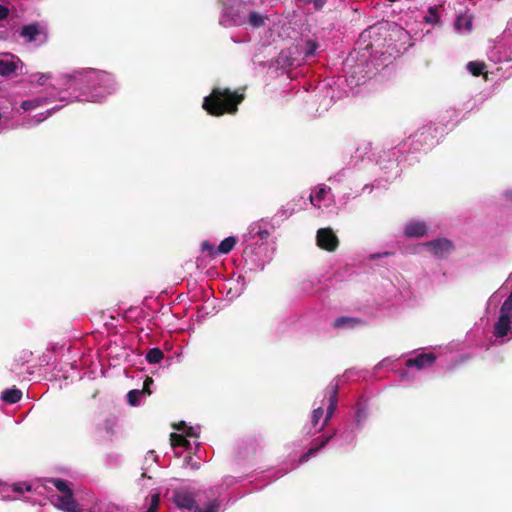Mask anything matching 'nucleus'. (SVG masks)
I'll list each match as a JSON object with an SVG mask.
<instances>
[{
    "mask_svg": "<svg viewBox=\"0 0 512 512\" xmlns=\"http://www.w3.org/2000/svg\"><path fill=\"white\" fill-rule=\"evenodd\" d=\"M468 71L475 77L480 75H484L485 79H487V73L485 72L487 65L483 61H470L467 63Z\"/></svg>",
    "mask_w": 512,
    "mask_h": 512,
    "instance_id": "dca6fc26",
    "label": "nucleus"
},
{
    "mask_svg": "<svg viewBox=\"0 0 512 512\" xmlns=\"http://www.w3.org/2000/svg\"><path fill=\"white\" fill-rule=\"evenodd\" d=\"M23 107L24 108L29 107V104H26V102H23Z\"/></svg>",
    "mask_w": 512,
    "mask_h": 512,
    "instance_id": "ea45409f",
    "label": "nucleus"
},
{
    "mask_svg": "<svg viewBox=\"0 0 512 512\" xmlns=\"http://www.w3.org/2000/svg\"><path fill=\"white\" fill-rule=\"evenodd\" d=\"M152 382H153L152 378H150V377H147V378H146V380L144 381V388H143L144 392H147L148 394H150V393H151V392L148 390V385H150V383H152Z\"/></svg>",
    "mask_w": 512,
    "mask_h": 512,
    "instance_id": "c9c22d12",
    "label": "nucleus"
},
{
    "mask_svg": "<svg viewBox=\"0 0 512 512\" xmlns=\"http://www.w3.org/2000/svg\"><path fill=\"white\" fill-rule=\"evenodd\" d=\"M245 99L244 89L235 91L229 88L215 87L203 100L202 108L211 116L220 117L235 114L238 105Z\"/></svg>",
    "mask_w": 512,
    "mask_h": 512,
    "instance_id": "f257e3e1",
    "label": "nucleus"
},
{
    "mask_svg": "<svg viewBox=\"0 0 512 512\" xmlns=\"http://www.w3.org/2000/svg\"><path fill=\"white\" fill-rule=\"evenodd\" d=\"M145 358L150 364H156L164 358V353L159 348H151L146 353Z\"/></svg>",
    "mask_w": 512,
    "mask_h": 512,
    "instance_id": "4be33fe9",
    "label": "nucleus"
},
{
    "mask_svg": "<svg viewBox=\"0 0 512 512\" xmlns=\"http://www.w3.org/2000/svg\"><path fill=\"white\" fill-rule=\"evenodd\" d=\"M333 435L334 434L322 435V436L314 439L313 446L310 449H308V451L305 452L301 456L300 462L304 463V462L308 461L311 456L315 455L318 451L323 449L329 443V441L333 438Z\"/></svg>",
    "mask_w": 512,
    "mask_h": 512,
    "instance_id": "6e6552de",
    "label": "nucleus"
},
{
    "mask_svg": "<svg viewBox=\"0 0 512 512\" xmlns=\"http://www.w3.org/2000/svg\"><path fill=\"white\" fill-rule=\"evenodd\" d=\"M174 501L176 505L180 508H185L189 510L194 508L196 510L198 508L195 499L192 497L191 494L188 493H177L174 497Z\"/></svg>",
    "mask_w": 512,
    "mask_h": 512,
    "instance_id": "ddd939ff",
    "label": "nucleus"
},
{
    "mask_svg": "<svg viewBox=\"0 0 512 512\" xmlns=\"http://www.w3.org/2000/svg\"><path fill=\"white\" fill-rule=\"evenodd\" d=\"M333 435L334 434L322 435V436L314 439L313 446L310 449H308V451L305 452L301 456L300 462L304 463V462L308 461L311 456L315 455L318 451L323 449L329 443V441L333 438Z\"/></svg>",
    "mask_w": 512,
    "mask_h": 512,
    "instance_id": "0eeeda50",
    "label": "nucleus"
},
{
    "mask_svg": "<svg viewBox=\"0 0 512 512\" xmlns=\"http://www.w3.org/2000/svg\"><path fill=\"white\" fill-rule=\"evenodd\" d=\"M326 424H327V423H325V422H324V424H322V426H321V429H324V427H325V425H326Z\"/></svg>",
    "mask_w": 512,
    "mask_h": 512,
    "instance_id": "79ce46f5",
    "label": "nucleus"
},
{
    "mask_svg": "<svg viewBox=\"0 0 512 512\" xmlns=\"http://www.w3.org/2000/svg\"><path fill=\"white\" fill-rule=\"evenodd\" d=\"M424 246L429 248L432 254L440 259L447 258L455 248L452 241L447 238H439L426 242Z\"/></svg>",
    "mask_w": 512,
    "mask_h": 512,
    "instance_id": "20e7f679",
    "label": "nucleus"
},
{
    "mask_svg": "<svg viewBox=\"0 0 512 512\" xmlns=\"http://www.w3.org/2000/svg\"><path fill=\"white\" fill-rule=\"evenodd\" d=\"M364 322L361 318L357 317H347V316H341L334 320L332 326L335 329H341V328H355L357 326L363 325Z\"/></svg>",
    "mask_w": 512,
    "mask_h": 512,
    "instance_id": "9d476101",
    "label": "nucleus"
},
{
    "mask_svg": "<svg viewBox=\"0 0 512 512\" xmlns=\"http://www.w3.org/2000/svg\"><path fill=\"white\" fill-rule=\"evenodd\" d=\"M146 512H156V510H154L153 508H148V510Z\"/></svg>",
    "mask_w": 512,
    "mask_h": 512,
    "instance_id": "4c0bfd02",
    "label": "nucleus"
},
{
    "mask_svg": "<svg viewBox=\"0 0 512 512\" xmlns=\"http://www.w3.org/2000/svg\"><path fill=\"white\" fill-rule=\"evenodd\" d=\"M473 24V17L468 14H461L455 20V28L457 30L471 31Z\"/></svg>",
    "mask_w": 512,
    "mask_h": 512,
    "instance_id": "f3484780",
    "label": "nucleus"
},
{
    "mask_svg": "<svg viewBox=\"0 0 512 512\" xmlns=\"http://www.w3.org/2000/svg\"><path fill=\"white\" fill-rule=\"evenodd\" d=\"M158 506H159V495L153 494L152 497H151V502H150V506L149 507L153 508L154 510L157 511Z\"/></svg>",
    "mask_w": 512,
    "mask_h": 512,
    "instance_id": "2f4dec72",
    "label": "nucleus"
},
{
    "mask_svg": "<svg viewBox=\"0 0 512 512\" xmlns=\"http://www.w3.org/2000/svg\"><path fill=\"white\" fill-rule=\"evenodd\" d=\"M436 360V356L433 353H422L414 358H410L406 361L407 367H416L417 369H423L431 366Z\"/></svg>",
    "mask_w": 512,
    "mask_h": 512,
    "instance_id": "1a4fd4ad",
    "label": "nucleus"
},
{
    "mask_svg": "<svg viewBox=\"0 0 512 512\" xmlns=\"http://www.w3.org/2000/svg\"><path fill=\"white\" fill-rule=\"evenodd\" d=\"M506 196H507L509 199H511V200H512V192H511V191H510V192H507V193H506Z\"/></svg>",
    "mask_w": 512,
    "mask_h": 512,
    "instance_id": "e433bc0d",
    "label": "nucleus"
},
{
    "mask_svg": "<svg viewBox=\"0 0 512 512\" xmlns=\"http://www.w3.org/2000/svg\"><path fill=\"white\" fill-rule=\"evenodd\" d=\"M218 510L219 505L216 502H211L204 510L197 508L194 512H218Z\"/></svg>",
    "mask_w": 512,
    "mask_h": 512,
    "instance_id": "c756f323",
    "label": "nucleus"
},
{
    "mask_svg": "<svg viewBox=\"0 0 512 512\" xmlns=\"http://www.w3.org/2000/svg\"><path fill=\"white\" fill-rule=\"evenodd\" d=\"M31 486L26 483H15L13 484V491L17 493H23L24 491H30Z\"/></svg>",
    "mask_w": 512,
    "mask_h": 512,
    "instance_id": "c85d7f7f",
    "label": "nucleus"
},
{
    "mask_svg": "<svg viewBox=\"0 0 512 512\" xmlns=\"http://www.w3.org/2000/svg\"><path fill=\"white\" fill-rule=\"evenodd\" d=\"M23 107L24 108L29 107V104H26V102H23Z\"/></svg>",
    "mask_w": 512,
    "mask_h": 512,
    "instance_id": "58836bf2",
    "label": "nucleus"
},
{
    "mask_svg": "<svg viewBox=\"0 0 512 512\" xmlns=\"http://www.w3.org/2000/svg\"><path fill=\"white\" fill-rule=\"evenodd\" d=\"M22 398V391L16 388L8 389L2 392L1 399L9 404H14Z\"/></svg>",
    "mask_w": 512,
    "mask_h": 512,
    "instance_id": "a211bd4d",
    "label": "nucleus"
},
{
    "mask_svg": "<svg viewBox=\"0 0 512 512\" xmlns=\"http://www.w3.org/2000/svg\"><path fill=\"white\" fill-rule=\"evenodd\" d=\"M326 194V188L320 187L318 191H316L315 196H310V202L313 203L314 200H317L318 202H321L324 200Z\"/></svg>",
    "mask_w": 512,
    "mask_h": 512,
    "instance_id": "bb28decb",
    "label": "nucleus"
},
{
    "mask_svg": "<svg viewBox=\"0 0 512 512\" xmlns=\"http://www.w3.org/2000/svg\"><path fill=\"white\" fill-rule=\"evenodd\" d=\"M170 442L172 447H184L186 449L190 447V442L181 434L171 433Z\"/></svg>",
    "mask_w": 512,
    "mask_h": 512,
    "instance_id": "412c9836",
    "label": "nucleus"
},
{
    "mask_svg": "<svg viewBox=\"0 0 512 512\" xmlns=\"http://www.w3.org/2000/svg\"><path fill=\"white\" fill-rule=\"evenodd\" d=\"M144 393V390L134 389L128 392L127 398L128 403L131 406H136L139 402V397Z\"/></svg>",
    "mask_w": 512,
    "mask_h": 512,
    "instance_id": "393cba45",
    "label": "nucleus"
},
{
    "mask_svg": "<svg viewBox=\"0 0 512 512\" xmlns=\"http://www.w3.org/2000/svg\"><path fill=\"white\" fill-rule=\"evenodd\" d=\"M17 69V63L13 60H5L0 58V75L10 76L15 73Z\"/></svg>",
    "mask_w": 512,
    "mask_h": 512,
    "instance_id": "6ab92c4d",
    "label": "nucleus"
},
{
    "mask_svg": "<svg viewBox=\"0 0 512 512\" xmlns=\"http://www.w3.org/2000/svg\"><path fill=\"white\" fill-rule=\"evenodd\" d=\"M323 409L322 407H318L316 409L313 410V413H312V424L314 426H316L320 420V418L323 416Z\"/></svg>",
    "mask_w": 512,
    "mask_h": 512,
    "instance_id": "cd10ccee",
    "label": "nucleus"
},
{
    "mask_svg": "<svg viewBox=\"0 0 512 512\" xmlns=\"http://www.w3.org/2000/svg\"><path fill=\"white\" fill-rule=\"evenodd\" d=\"M231 19L236 26L249 24L253 28H260L265 25V21L268 19V17L260 14L259 12L251 11L249 12L247 18L239 14H233Z\"/></svg>",
    "mask_w": 512,
    "mask_h": 512,
    "instance_id": "39448f33",
    "label": "nucleus"
},
{
    "mask_svg": "<svg viewBox=\"0 0 512 512\" xmlns=\"http://www.w3.org/2000/svg\"><path fill=\"white\" fill-rule=\"evenodd\" d=\"M390 2H396L397 0H389Z\"/></svg>",
    "mask_w": 512,
    "mask_h": 512,
    "instance_id": "37998d69",
    "label": "nucleus"
},
{
    "mask_svg": "<svg viewBox=\"0 0 512 512\" xmlns=\"http://www.w3.org/2000/svg\"><path fill=\"white\" fill-rule=\"evenodd\" d=\"M500 316H506L511 319L512 317V292L507 297V299L503 302L500 309Z\"/></svg>",
    "mask_w": 512,
    "mask_h": 512,
    "instance_id": "b1692460",
    "label": "nucleus"
},
{
    "mask_svg": "<svg viewBox=\"0 0 512 512\" xmlns=\"http://www.w3.org/2000/svg\"><path fill=\"white\" fill-rule=\"evenodd\" d=\"M339 243V238L332 228L326 227L318 229L316 233V244L320 249L334 252L339 247Z\"/></svg>",
    "mask_w": 512,
    "mask_h": 512,
    "instance_id": "7ed1b4c3",
    "label": "nucleus"
},
{
    "mask_svg": "<svg viewBox=\"0 0 512 512\" xmlns=\"http://www.w3.org/2000/svg\"><path fill=\"white\" fill-rule=\"evenodd\" d=\"M316 49H317V44L315 42L307 41L305 55L312 56L315 53Z\"/></svg>",
    "mask_w": 512,
    "mask_h": 512,
    "instance_id": "7c9ffc66",
    "label": "nucleus"
},
{
    "mask_svg": "<svg viewBox=\"0 0 512 512\" xmlns=\"http://www.w3.org/2000/svg\"><path fill=\"white\" fill-rule=\"evenodd\" d=\"M48 482L51 483L59 492H61L62 495L72 491V489L68 485V482L64 479L51 478L48 480Z\"/></svg>",
    "mask_w": 512,
    "mask_h": 512,
    "instance_id": "5701e85b",
    "label": "nucleus"
},
{
    "mask_svg": "<svg viewBox=\"0 0 512 512\" xmlns=\"http://www.w3.org/2000/svg\"><path fill=\"white\" fill-rule=\"evenodd\" d=\"M427 233V227L424 223H410L405 228V235L408 237H423Z\"/></svg>",
    "mask_w": 512,
    "mask_h": 512,
    "instance_id": "2eb2a0df",
    "label": "nucleus"
},
{
    "mask_svg": "<svg viewBox=\"0 0 512 512\" xmlns=\"http://www.w3.org/2000/svg\"><path fill=\"white\" fill-rule=\"evenodd\" d=\"M68 78L75 84L84 85L88 88L101 87L107 93H111L115 84L114 76L111 73L93 68L75 71Z\"/></svg>",
    "mask_w": 512,
    "mask_h": 512,
    "instance_id": "f03ea898",
    "label": "nucleus"
},
{
    "mask_svg": "<svg viewBox=\"0 0 512 512\" xmlns=\"http://www.w3.org/2000/svg\"><path fill=\"white\" fill-rule=\"evenodd\" d=\"M338 389H339V387H338L337 384H333V385H330L328 387V390H329V404H328V407H327L325 423H328V421L330 420V418L332 417V415L334 414V412L336 410L337 402H338V398H337Z\"/></svg>",
    "mask_w": 512,
    "mask_h": 512,
    "instance_id": "9b49d317",
    "label": "nucleus"
},
{
    "mask_svg": "<svg viewBox=\"0 0 512 512\" xmlns=\"http://www.w3.org/2000/svg\"><path fill=\"white\" fill-rule=\"evenodd\" d=\"M8 15L9 9L6 6L0 4V20L7 18Z\"/></svg>",
    "mask_w": 512,
    "mask_h": 512,
    "instance_id": "72a5a7b5",
    "label": "nucleus"
},
{
    "mask_svg": "<svg viewBox=\"0 0 512 512\" xmlns=\"http://www.w3.org/2000/svg\"><path fill=\"white\" fill-rule=\"evenodd\" d=\"M257 235L260 237L261 240H265L269 237V231L268 230H258Z\"/></svg>",
    "mask_w": 512,
    "mask_h": 512,
    "instance_id": "f704fd0d",
    "label": "nucleus"
},
{
    "mask_svg": "<svg viewBox=\"0 0 512 512\" xmlns=\"http://www.w3.org/2000/svg\"><path fill=\"white\" fill-rule=\"evenodd\" d=\"M42 33L38 23L24 25L20 31V36L25 38L28 42H33L36 37Z\"/></svg>",
    "mask_w": 512,
    "mask_h": 512,
    "instance_id": "4468645a",
    "label": "nucleus"
},
{
    "mask_svg": "<svg viewBox=\"0 0 512 512\" xmlns=\"http://www.w3.org/2000/svg\"><path fill=\"white\" fill-rule=\"evenodd\" d=\"M511 328V319L506 316H499L494 325V334L496 337L503 338L508 335Z\"/></svg>",
    "mask_w": 512,
    "mask_h": 512,
    "instance_id": "f8f14e48",
    "label": "nucleus"
},
{
    "mask_svg": "<svg viewBox=\"0 0 512 512\" xmlns=\"http://www.w3.org/2000/svg\"><path fill=\"white\" fill-rule=\"evenodd\" d=\"M56 502V507L64 512H81V509L74 499L73 491L58 496Z\"/></svg>",
    "mask_w": 512,
    "mask_h": 512,
    "instance_id": "423d86ee",
    "label": "nucleus"
},
{
    "mask_svg": "<svg viewBox=\"0 0 512 512\" xmlns=\"http://www.w3.org/2000/svg\"><path fill=\"white\" fill-rule=\"evenodd\" d=\"M326 424H327V423H325V422H324V424H322V426H321V429H324V427H325V425H326Z\"/></svg>",
    "mask_w": 512,
    "mask_h": 512,
    "instance_id": "a19ab883",
    "label": "nucleus"
},
{
    "mask_svg": "<svg viewBox=\"0 0 512 512\" xmlns=\"http://www.w3.org/2000/svg\"><path fill=\"white\" fill-rule=\"evenodd\" d=\"M50 74H39L38 75V78L36 80V82L39 84V85H44L45 82L50 78Z\"/></svg>",
    "mask_w": 512,
    "mask_h": 512,
    "instance_id": "473e14b6",
    "label": "nucleus"
},
{
    "mask_svg": "<svg viewBox=\"0 0 512 512\" xmlns=\"http://www.w3.org/2000/svg\"><path fill=\"white\" fill-rule=\"evenodd\" d=\"M237 243V239L233 236H229L222 240L217 248V251L221 254L230 253Z\"/></svg>",
    "mask_w": 512,
    "mask_h": 512,
    "instance_id": "aec40b11",
    "label": "nucleus"
},
{
    "mask_svg": "<svg viewBox=\"0 0 512 512\" xmlns=\"http://www.w3.org/2000/svg\"><path fill=\"white\" fill-rule=\"evenodd\" d=\"M201 249H202V251L208 252V254H209L210 256H215V255H216V253L218 252V251L215 249L214 245H213V244H211V243H210L209 241H207V240H205V241H203V242H202V244H201Z\"/></svg>",
    "mask_w": 512,
    "mask_h": 512,
    "instance_id": "a878e982",
    "label": "nucleus"
}]
</instances>
